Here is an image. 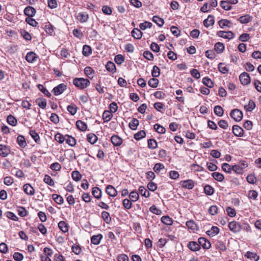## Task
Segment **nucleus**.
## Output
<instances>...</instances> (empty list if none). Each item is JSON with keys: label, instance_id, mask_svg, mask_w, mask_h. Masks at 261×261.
Returning a JSON list of instances; mask_svg holds the SVG:
<instances>
[{"label": "nucleus", "instance_id": "nucleus-1", "mask_svg": "<svg viewBox=\"0 0 261 261\" xmlns=\"http://www.w3.org/2000/svg\"><path fill=\"white\" fill-rule=\"evenodd\" d=\"M73 83L80 89H84L89 85L90 81L89 80L84 78H75L73 81Z\"/></svg>", "mask_w": 261, "mask_h": 261}, {"label": "nucleus", "instance_id": "nucleus-2", "mask_svg": "<svg viewBox=\"0 0 261 261\" xmlns=\"http://www.w3.org/2000/svg\"><path fill=\"white\" fill-rule=\"evenodd\" d=\"M230 115L233 119L237 122L241 121L243 118V113L242 111L238 109H234L232 110L230 112Z\"/></svg>", "mask_w": 261, "mask_h": 261}, {"label": "nucleus", "instance_id": "nucleus-3", "mask_svg": "<svg viewBox=\"0 0 261 261\" xmlns=\"http://www.w3.org/2000/svg\"><path fill=\"white\" fill-rule=\"evenodd\" d=\"M239 79L241 84L243 85H247L250 83V77L249 74L246 72H244L240 75Z\"/></svg>", "mask_w": 261, "mask_h": 261}, {"label": "nucleus", "instance_id": "nucleus-4", "mask_svg": "<svg viewBox=\"0 0 261 261\" xmlns=\"http://www.w3.org/2000/svg\"><path fill=\"white\" fill-rule=\"evenodd\" d=\"M217 35L219 37L228 39H231L234 37V34L231 31L225 32L223 31H220L217 32Z\"/></svg>", "mask_w": 261, "mask_h": 261}, {"label": "nucleus", "instance_id": "nucleus-5", "mask_svg": "<svg viewBox=\"0 0 261 261\" xmlns=\"http://www.w3.org/2000/svg\"><path fill=\"white\" fill-rule=\"evenodd\" d=\"M229 229L232 232L236 233L240 231L241 227L240 224L236 221H232L228 224Z\"/></svg>", "mask_w": 261, "mask_h": 261}, {"label": "nucleus", "instance_id": "nucleus-6", "mask_svg": "<svg viewBox=\"0 0 261 261\" xmlns=\"http://www.w3.org/2000/svg\"><path fill=\"white\" fill-rule=\"evenodd\" d=\"M67 88V86L64 84H61L58 86L55 87L53 90V92H54L55 95H59L62 94Z\"/></svg>", "mask_w": 261, "mask_h": 261}, {"label": "nucleus", "instance_id": "nucleus-7", "mask_svg": "<svg viewBox=\"0 0 261 261\" xmlns=\"http://www.w3.org/2000/svg\"><path fill=\"white\" fill-rule=\"evenodd\" d=\"M232 133L237 137H242L244 135L243 129L237 125L232 126Z\"/></svg>", "mask_w": 261, "mask_h": 261}, {"label": "nucleus", "instance_id": "nucleus-8", "mask_svg": "<svg viewBox=\"0 0 261 261\" xmlns=\"http://www.w3.org/2000/svg\"><path fill=\"white\" fill-rule=\"evenodd\" d=\"M198 243L200 246H201L204 249H209L211 246L210 242L205 238H199Z\"/></svg>", "mask_w": 261, "mask_h": 261}, {"label": "nucleus", "instance_id": "nucleus-9", "mask_svg": "<svg viewBox=\"0 0 261 261\" xmlns=\"http://www.w3.org/2000/svg\"><path fill=\"white\" fill-rule=\"evenodd\" d=\"M180 185L183 188L189 190L192 189L194 186V181L191 179L181 181Z\"/></svg>", "mask_w": 261, "mask_h": 261}, {"label": "nucleus", "instance_id": "nucleus-10", "mask_svg": "<svg viewBox=\"0 0 261 261\" xmlns=\"http://www.w3.org/2000/svg\"><path fill=\"white\" fill-rule=\"evenodd\" d=\"M36 10L32 7L28 6L24 10V14L28 17H32L35 15Z\"/></svg>", "mask_w": 261, "mask_h": 261}, {"label": "nucleus", "instance_id": "nucleus-11", "mask_svg": "<svg viewBox=\"0 0 261 261\" xmlns=\"http://www.w3.org/2000/svg\"><path fill=\"white\" fill-rule=\"evenodd\" d=\"M10 149L6 145L0 144V155L7 156L10 153Z\"/></svg>", "mask_w": 261, "mask_h": 261}, {"label": "nucleus", "instance_id": "nucleus-12", "mask_svg": "<svg viewBox=\"0 0 261 261\" xmlns=\"http://www.w3.org/2000/svg\"><path fill=\"white\" fill-rule=\"evenodd\" d=\"M215 22L214 16L211 15H208V17L203 21L204 25L208 28L213 25Z\"/></svg>", "mask_w": 261, "mask_h": 261}, {"label": "nucleus", "instance_id": "nucleus-13", "mask_svg": "<svg viewBox=\"0 0 261 261\" xmlns=\"http://www.w3.org/2000/svg\"><path fill=\"white\" fill-rule=\"evenodd\" d=\"M106 193L112 197H115L117 195V191L115 189V188L111 186V185H108L106 187Z\"/></svg>", "mask_w": 261, "mask_h": 261}, {"label": "nucleus", "instance_id": "nucleus-14", "mask_svg": "<svg viewBox=\"0 0 261 261\" xmlns=\"http://www.w3.org/2000/svg\"><path fill=\"white\" fill-rule=\"evenodd\" d=\"M37 57V56L34 52L30 51L27 54L25 59L28 62L33 63L36 61Z\"/></svg>", "mask_w": 261, "mask_h": 261}, {"label": "nucleus", "instance_id": "nucleus-15", "mask_svg": "<svg viewBox=\"0 0 261 261\" xmlns=\"http://www.w3.org/2000/svg\"><path fill=\"white\" fill-rule=\"evenodd\" d=\"M189 248L193 251H198L200 249L199 243H197L194 241L190 242L188 244Z\"/></svg>", "mask_w": 261, "mask_h": 261}, {"label": "nucleus", "instance_id": "nucleus-16", "mask_svg": "<svg viewBox=\"0 0 261 261\" xmlns=\"http://www.w3.org/2000/svg\"><path fill=\"white\" fill-rule=\"evenodd\" d=\"M111 140L112 144L115 146H120L122 143V139L117 135L113 136Z\"/></svg>", "mask_w": 261, "mask_h": 261}, {"label": "nucleus", "instance_id": "nucleus-17", "mask_svg": "<svg viewBox=\"0 0 261 261\" xmlns=\"http://www.w3.org/2000/svg\"><path fill=\"white\" fill-rule=\"evenodd\" d=\"M24 192L29 195H33L35 193V190L30 184H27L23 186Z\"/></svg>", "mask_w": 261, "mask_h": 261}, {"label": "nucleus", "instance_id": "nucleus-18", "mask_svg": "<svg viewBox=\"0 0 261 261\" xmlns=\"http://www.w3.org/2000/svg\"><path fill=\"white\" fill-rule=\"evenodd\" d=\"M218 24L222 29H224L225 27L230 28L232 25L231 22L227 19H222L218 22Z\"/></svg>", "mask_w": 261, "mask_h": 261}, {"label": "nucleus", "instance_id": "nucleus-19", "mask_svg": "<svg viewBox=\"0 0 261 261\" xmlns=\"http://www.w3.org/2000/svg\"><path fill=\"white\" fill-rule=\"evenodd\" d=\"M88 18V14L85 12H80L77 16V19L81 22L87 21Z\"/></svg>", "mask_w": 261, "mask_h": 261}, {"label": "nucleus", "instance_id": "nucleus-20", "mask_svg": "<svg viewBox=\"0 0 261 261\" xmlns=\"http://www.w3.org/2000/svg\"><path fill=\"white\" fill-rule=\"evenodd\" d=\"M92 194L93 196L96 199H100L101 197V191L100 189L96 187L93 188Z\"/></svg>", "mask_w": 261, "mask_h": 261}, {"label": "nucleus", "instance_id": "nucleus-21", "mask_svg": "<svg viewBox=\"0 0 261 261\" xmlns=\"http://www.w3.org/2000/svg\"><path fill=\"white\" fill-rule=\"evenodd\" d=\"M102 238V236L100 234L93 236L91 238V243L94 245H98L100 243V240Z\"/></svg>", "mask_w": 261, "mask_h": 261}, {"label": "nucleus", "instance_id": "nucleus-22", "mask_svg": "<svg viewBox=\"0 0 261 261\" xmlns=\"http://www.w3.org/2000/svg\"><path fill=\"white\" fill-rule=\"evenodd\" d=\"M132 35L134 38L139 39L142 37V33L139 29L135 28L132 31Z\"/></svg>", "mask_w": 261, "mask_h": 261}, {"label": "nucleus", "instance_id": "nucleus-23", "mask_svg": "<svg viewBox=\"0 0 261 261\" xmlns=\"http://www.w3.org/2000/svg\"><path fill=\"white\" fill-rule=\"evenodd\" d=\"M252 20V17L249 15H245L239 18L238 20L241 23H247Z\"/></svg>", "mask_w": 261, "mask_h": 261}, {"label": "nucleus", "instance_id": "nucleus-24", "mask_svg": "<svg viewBox=\"0 0 261 261\" xmlns=\"http://www.w3.org/2000/svg\"><path fill=\"white\" fill-rule=\"evenodd\" d=\"M113 117L112 113L109 111H105L103 113L102 118L105 122H108L111 120Z\"/></svg>", "mask_w": 261, "mask_h": 261}, {"label": "nucleus", "instance_id": "nucleus-25", "mask_svg": "<svg viewBox=\"0 0 261 261\" xmlns=\"http://www.w3.org/2000/svg\"><path fill=\"white\" fill-rule=\"evenodd\" d=\"M58 227L64 233H65L68 231V226L67 224L64 221H60L58 223Z\"/></svg>", "mask_w": 261, "mask_h": 261}, {"label": "nucleus", "instance_id": "nucleus-26", "mask_svg": "<svg viewBox=\"0 0 261 261\" xmlns=\"http://www.w3.org/2000/svg\"><path fill=\"white\" fill-rule=\"evenodd\" d=\"M219 232V229L216 226H212L211 229L206 231V233L211 237H214Z\"/></svg>", "mask_w": 261, "mask_h": 261}, {"label": "nucleus", "instance_id": "nucleus-27", "mask_svg": "<svg viewBox=\"0 0 261 261\" xmlns=\"http://www.w3.org/2000/svg\"><path fill=\"white\" fill-rule=\"evenodd\" d=\"M85 73L89 79H92L94 75L93 70L90 67L87 66L84 69Z\"/></svg>", "mask_w": 261, "mask_h": 261}, {"label": "nucleus", "instance_id": "nucleus-28", "mask_svg": "<svg viewBox=\"0 0 261 261\" xmlns=\"http://www.w3.org/2000/svg\"><path fill=\"white\" fill-rule=\"evenodd\" d=\"M214 49L217 53H221L224 50V45L222 43L217 42L215 45Z\"/></svg>", "mask_w": 261, "mask_h": 261}, {"label": "nucleus", "instance_id": "nucleus-29", "mask_svg": "<svg viewBox=\"0 0 261 261\" xmlns=\"http://www.w3.org/2000/svg\"><path fill=\"white\" fill-rule=\"evenodd\" d=\"M76 125L77 128L82 131H85L87 128L86 124L81 120H77L76 122Z\"/></svg>", "mask_w": 261, "mask_h": 261}, {"label": "nucleus", "instance_id": "nucleus-30", "mask_svg": "<svg viewBox=\"0 0 261 261\" xmlns=\"http://www.w3.org/2000/svg\"><path fill=\"white\" fill-rule=\"evenodd\" d=\"M152 21L155 23L159 27H162L164 23L163 19L159 17L158 16H154L152 19Z\"/></svg>", "mask_w": 261, "mask_h": 261}, {"label": "nucleus", "instance_id": "nucleus-31", "mask_svg": "<svg viewBox=\"0 0 261 261\" xmlns=\"http://www.w3.org/2000/svg\"><path fill=\"white\" fill-rule=\"evenodd\" d=\"M245 256L248 258H253L255 261H258L259 259V256L256 253L250 251L247 252Z\"/></svg>", "mask_w": 261, "mask_h": 261}, {"label": "nucleus", "instance_id": "nucleus-32", "mask_svg": "<svg viewBox=\"0 0 261 261\" xmlns=\"http://www.w3.org/2000/svg\"><path fill=\"white\" fill-rule=\"evenodd\" d=\"M65 140L66 143L71 146H73L76 144L75 139L71 136L66 135Z\"/></svg>", "mask_w": 261, "mask_h": 261}, {"label": "nucleus", "instance_id": "nucleus-33", "mask_svg": "<svg viewBox=\"0 0 261 261\" xmlns=\"http://www.w3.org/2000/svg\"><path fill=\"white\" fill-rule=\"evenodd\" d=\"M161 221L167 225H171L173 223L172 219L167 216H164L161 218Z\"/></svg>", "mask_w": 261, "mask_h": 261}, {"label": "nucleus", "instance_id": "nucleus-34", "mask_svg": "<svg viewBox=\"0 0 261 261\" xmlns=\"http://www.w3.org/2000/svg\"><path fill=\"white\" fill-rule=\"evenodd\" d=\"M30 135L34 141L38 144L40 143V137L39 135L34 130H31L30 131Z\"/></svg>", "mask_w": 261, "mask_h": 261}, {"label": "nucleus", "instance_id": "nucleus-35", "mask_svg": "<svg viewBox=\"0 0 261 261\" xmlns=\"http://www.w3.org/2000/svg\"><path fill=\"white\" fill-rule=\"evenodd\" d=\"M139 122L136 118H133L129 123V127L133 130H136L139 125Z\"/></svg>", "mask_w": 261, "mask_h": 261}, {"label": "nucleus", "instance_id": "nucleus-36", "mask_svg": "<svg viewBox=\"0 0 261 261\" xmlns=\"http://www.w3.org/2000/svg\"><path fill=\"white\" fill-rule=\"evenodd\" d=\"M17 143L22 148L27 146V143L23 136L20 135L18 136L17 139Z\"/></svg>", "mask_w": 261, "mask_h": 261}, {"label": "nucleus", "instance_id": "nucleus-37", "mask_svg": "<svg viewBox=\"0 0 261 261\" xmlns=\"http://www.w3.org/2000/svg\"><path fill=\"white\" fill-rule=\"evenodd\" d=\"M52 198L55 201L59 204H62L64 202L63 197L59 195L54 194L52 195Z\"/></svg>", "mask_w": 261, "mask_h": 261}, {"label": "nucleus", "instance_id": "nucleus-38", "mask_svg": "<svg viewBox=\"0 0 261 261\" xmlns=\"http://www.w3.org/2000/svg\"><path fill=\"white\" fill-rule=\"evenodd\" d=\"M67 109L71 115H74L76 113L77 108L74 104H72L68 106Z\"/></svg>", "mask_w": 261, "mask_h": 261}, {"label": "nucleus", "instance_id": "nucleus-39", "mask_svg": "<svg viewBox=\"0 0 261 261\" xmlns=\"http://www.w3.org/2000/svg\"><path fill=\"white\" fill-rule=\"evenodd\" d=\"M92 53V49L90 46L84 45L83 47V54L85 56H89Z\"/></svg>", "mask_w": 261, "mask_h": 261}, {"label": "nucleus", "instance_id": "nucleus-40", "mask_svg": "<svg viewBox=\"0 0 261 261\" xmlns=\"http://www.w3.org/2000/svg\"><path fill=\"white\" fill-rule=\"evenodd\" d=\"M186 225L188 227L189 229H190L192 230H195L197 229V224L193 220L188 221L186 222Z\"/></svg>", "mask_w": 261, "mask_h": 261}, {"label": "nucleus", "instance_id": "nucleus-41", "mask_svg": "<svg viewBox=\"0 0 261 261\" xmlns=\"http://www.w3.org/2000/svg\"><path fill=\"white\" fill-rule=\"evenodd\" d=\"M215 114L218 116L221 117L223 116L224 111L222 108L220 106H216L214 108V110Z\"/></svg>", "mask_w": 261, "mask_h": 261}, {"label": "nucleus", "instance_id": "nucleus-42", "mask_svg": "<svg viewBox=\"0 0 261 261\" xmlns=\"http://www.w3.org/2000/svg\"><path fill=\"white\" fill-rule=\"evenodd\" d=\"M101 217L107 223H109L111 221V218L110 216V214L106 211H103L101 213Z\"/></svg>", "mask_w": 261, "mask_h": 261}, {"label": "nucleus", "instance_id": "nucleus-43", "mask_svg": "<svg viewBox=\"0 0 261 261\" xmlns=\"http://www.w3.org/2000/svg\"><path fill=\"white\" fill-rule=\"evenodd\" d=\"M212 175L213 177L218 181H222L224 178V175L219 172H214Z\"/></svg>", "mask_w": 261, "mask_h": 261}, {"label": "nucleus", "instance_id": "nucleus-44", "mask_svg": "<svg viewBox=\"0 0 261 261\" xmlns=\"http://www.w3.org/2000/svg\"><path fill=\"white\" fill-rule=\"evenodd\" d=\"M97 137L94 134H90L87 135V140L91 144H94L97 140Z\"/></svg>", "mask_w": 261, "mask_h": 261}, {"label": "nucleus", "instance_id": "nucleus-45", "mask_svg": "<svg viewBox=\"0 0 261 261\" xmlns=\"http://www.w3.org/2000/svg\"><path fill=\"white\" fill-rule=\"evenodd\" d=\"M7 121V122L12 126H15L17 122L16 119L11 115L8 116Z\"/></svg>", "mask_w": 261, "mask_h": 261}, {"label": "nucleus", "instance_id": "nucleus-46", "mask_svg": "<svg viewBox=\"0 0 261 261\" xmlns=\"http://www.w3.org/2000/svg\"><path fill=\"white\" fill-rule=\"evenodd\" d=\"M139 193L145 197H148L150 195L149 192L143 186H140L139 188Z\"/></svg>", "mask_w": 261, "mask_h": 261}, {"label": "nucleus", "instance_id": "nucleus-47", "mask_svg": "<svg viewBox=\"0 0 261 261\" xmlns=\"http://www.w3.org/2000/svg\"><path fill=\"white\" fill-rule=\"evenodd\" d=\"M221 7L225 10L228 11L231 9L232 7L227 1H222L220 4Z\"/></svg>", "mask_w": 261, "mask_h": 261}, {"label": "nucleus", "instance_id": "nucleus-48", "mask_svg": "<svg viewBox=\"0 0 261 261\" xmlns=\"http://www.w3.org/2000/svg\"><path fill=\"white\" fill-rule=\"evenodd\" d=\"M255 107V104L254 102L250 100L247 105H245L244 108L245 110L247 111H252Z\"/></svg>", "mask_w": 261, "mask_h": 261}, {"label": "nucleus", "instance_id": "nucleus-49", "mask_svg": "<svg viewBox=\"0 0 261 261\" xmlns=\"http://www.w3.org/2000/svg\"><path fill=\"white\" fill-rule=\"evenodd\" d=\"M129 196L132 201L134 202L137 201L139 197V193L136 191H132L130 193Z\"/></svg>", "mask_w": 261, "mask_h": 261}, {"label": "nucleus", "instance_id": "nucleus-50", "mask_svg": "<svg viewBox=\"0 0 261 261\" xmlns=\"http://www.w3.org/2000/svg\"><path fill=\"white\" fill-rule=\"evenodd\" d=\"M204 193L208 195H212L213 194L214 192V188L210 186V185H206L204 188Z\"/></svg>", "mask_w": 261, "mask_h": 261}, {"label": "nucleus", "instance_id": "nucleus-51", "mask_svg": "<svg viewBox=\"0 0 261 261\" xmlns=\"http://www.w3.org/2000/svg\"><path fill=\"white\" fill-rule=\"evenodd\" d=\"M107 69L112 72L116 71V66L114 63L112 62H108L106 66Z\"/></svg>", "mask_w": 261, "mask_h": 261}, {"label": "nucleus", "instance_id": "nucleus-52", "mask_svg": "<svg viewBox=\"0 0 261 261\" xmlns=\"http://www.w3.org/2000/svg\"><path fill=\"white\" fill-rule=\"evenodd\" d=\"M146 133L144 130H140L134 135V138L137 140H139L145 137Z\"/></svg>", "mask_w": 261, "mask_h": 261}, {"label": "nucleus", "instance_id": "nucleus-53", "mask_svg": "<svg viewBox=\"0 0 261 261\" xmlns=\"http://www.w3.org/2000/svg\"><path fill=\"white\" fill-rule=\"evenodd\" d=\"M72 177L74 181H78L81 180L82 175L78 171H73L72 173Z\"/></svg>", "mask_w": 261, "mask_h": 261}, {"label": "nucleus", "instance_id": "nucleus-54", "mask_svg": "<svg viewBox=\"0 0 261 261\" xmlns=\"http://www.w3.org/2000/svg\"><path fill=\"white\" fill-rule=\"evenodd\" d=\"M258 196L257 192L255 190H250L248 193V197L250 199L256 200Z\"/></svg>", "mask_w": 261, "mask_h": 261}, {"label": "nucleus", "instance_id": "nucleus-55", "mask_svg": "<svg viewBox=\"0 0 261 261\" xmlns=\"http://www.w3.org/2000/svg\"><path fill=\"white\" fill-rule=\"evenodd\" d=\"M36 102L42 109H45L46 107V100L45 99H37Z\"/></svg>", "mask_w": 261, "mask_h": 261}, {"label": "nucleus", "instance_id": "nucleus-56", "mask_svg": "<svg viewBox=\"0 0 261 261\" xmlns=\"http://www.w3.org/2000/svg\"><path fill=\"white\" fill-rule=\"evenodd\" d=\"M152 76L157 77L160 75V69L157 66H154L151 71Z\"/></svg>", "mask_w": 261, "mask_h": 261}, {"label": "nucleus", "instance_id": "nucleus-57", "mask_svg": "<svg viewBox=\"0 0 261 261\" xmlns=\"http://www.w3.org/2000/svg\"><path fill=\"white\" fill-rule=\"evenodd\" d=\"M219 70L222 73H226L228 71V69L226 66L223 63H220L218 65Z\"/></svg>", "mask_w": 261, "mask_h": 261}, {"label": "nucleus", "instance_id": "nucleus-58", "mask_svg": "<svg viewBox=\"0 0 261 261\" xmlns=\"http://www.w3.org/2000/svg\"><path fill=\"white\" fill-rule=\"evenodd\" d=\"M202 83L204 85L206 86L207 87L212 88L213 86V82L212 80L208 77H204L202 80Z\"/></svg>", "mask_w": 261, "mask_h": 261}, {"label": "nucleus", "instance_id": "nucleus-59", "mask_svg": "<svg viewBox=\"0 0 261 261\" xmlns=\"http://www.w3.org/2000/svg\"><path fill=\"white\" fill-rule=\"evenodd\" d=\"M154 129L160 134H164L166 132L165 128L159 124H155L154 125Z\"/></svg>", "mask_w": 261, "mask_h": 261}, {"label": "nucleus", "instance_id": "nucleus-60", "mask_svg": "<svg viewBox=\"0 0 261 261\" xmlns=\"http://www.w3.org/2000/svg\"><path fill=\"white\" fill-rule=\"evenodd\" d=\"M159 84V80L156 78H152L148 81V85L152 88H156Z\"/></svg>", "mask_w": 261, "mask_h": 261}, {"label": "nucleus", "instance_id": "nucleus-61", "mask_svg": "<svg viewBox=\"0 0 261 261\" xmlns=\"http://www.w3.org/2000/svg\"><path fill=\"white\" fill-rule=\"evenodd\" d=\"M55 140L60 144L63 143L65 140V136L64 137L63 135L60 133H57L55 135Z\"/></svg>", "mask_w": 261, "mask_h": 261}, {"label": "nucleus", "instance_id": "nucleus-62", "mask_svg": "<svg viewBox=\"0 0 261 261\" xmlns=\"http://www.w3.org/2000/svg\"><path fill=\"white\" fill-rule=\"evenodd\" d=\"M148 147L150 149H155L157 147V143L154 139H149L148 140Z\"/></svg>", "mask_w": 261, "mask_h": 261}, {"label": "nucleus", "instance_id": "nucleus-63", "mask_svg": "<svg viewBox=\"0 0 261 261\" xmlns=\"http://www.w3.org/2000/svg\"><path fill=\"white\" fill-rule=\"evenodd\" d=\"M43 180L46 184H48L49 186H53L54 185V180L50 177V176H49L48 175H45L44 176Z\"/></svg>", "mask_w": 261, "mask_h": 261}, {"label": "nucleus", "instance_id": "nucleus-64", "mask_svg": "<svg viewBox=\"0 0 261 261\" xmlns=\"http://www.w3.org/2000/svg\"><path fill=\"white\" fill-rule=\"evenodd\" d=\"M152 26V23L149 22L145 21L143 23H141L139 24L140 29L144 30L147 28H150Z\"/></svg>", "mask_w": 261, "mask_h": 261}]
</instances>
